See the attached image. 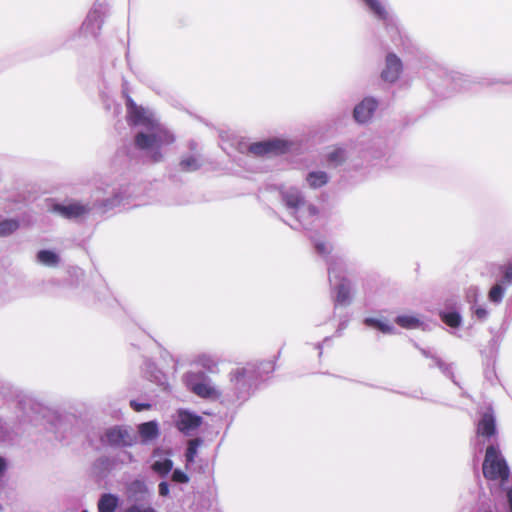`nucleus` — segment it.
<instances>
[{"mask_svg":"<svg viewBox=\"0 0 512 512\" xmlns=\"http://www.w3.org/2000/svg\"><path fill=\"white\" fill-rule=\"evenodd\" d=\"M52 210L66 219H78L89 212V207L79 202L55 204Z\"/></svg>","mask_w":512,"mask_h":512,"instance_id":"5","label":"nucleus"},{"mask_svg":"<svg viewBox=\"0 0 512 512\" xmlns=\"http://www.w3.org/2000/svg\"><path fill=\"white\" fill-rule=\"evenodd\" d=\"M507 500H508L510 512H512V488L507 491Z\"/></svg>","mask_w":512,"mask_h":512,"instance_id":"35","label":"nucleus"},{"mask_svg":"<svg viewBox=\"0 0 512 512\" xmlns=\"http://www.w3.org/2000/svg\"><path fill=\"white\" fill-rule=\"evenodd\" d=\"M283 200L289 208L293 209L299 208L304 204V198L297 190L285 192L283 194Z\"/></svg>","mask_w":512,"mask_h":512,"instance_id":"14","label":"nucleus"},{"mask_svg":"<svg viewBox=\"0 0 512 512\" xmlns=\"http://www.w3.org/2000/svg\"><path fill=\"white\" fill-rule=\"evenodd\" d=\"M475 315L477 316L478 319L482 320V319H485L486 316H487V310L485 308H482V307H478L476 308L475 310Z\"/></svg>","mask_w":512,"mask_h":512,"instance_id":"32","label":"nucleus"},{"mask_svg":"<svg viewBox=\"0 0 512 512\" xmlns=\"http://www.w3.org/2000/svg\"><path fill=\"white\" fill-rule=\"evenodd\" d=\"M371 11L380 19L387 18V11L379 0H363Z\"/></svg>","mask_w":512,"mask_h":512,"instance_id":"21","label":"nucleus"},{"mask_svg":"<svg viewBox=\"0 0 512 512\" xmlns=\"http://www.w3.org/2000/svg\"><path fill=\"white\" fill-rule=\"evenodd\" d=\"M344 150L337 148L328 155V161L332 163H342L344 161Z\"/></svg>","mask_w":512,"mask_h":512,"instance_id":"26","label":"nucleus"},{"mask_svg":"<svg viewBox=\"0 0 512 512\" xmlns=\"http://www.w3.org/2000/svg\"><path fill=\"white\" fill-rule=\"evenodd\" d=\"M141 438L145 441L155 439L158 434V425L154 421L145 422L139 425L138 428Z\"/></svg>","mask_w":512,"mask_h":512,"instance_id":"12","label":"nucleus"},{"mask_svg":"<svg viewBox=\"0 0 512 512\" xmlns=\"http://www.w3.org/2000/svg\"><path fill=\"white\" fill-rule=\"evenodd\" d=\"M19 228V222L15 219H5L0 222V237L9 236Z\"/></svg>","mask_w":512,"mask_h":512,"instance_id":"17","label":"nucleus"},{"mask_svg":"<svg viewBox=\"0 0 512 512\" xmlns=\"http://www.w3.org/2000/svg\"><path fill=\"white\" fill-rule=\"evenodd\" d=\"M98 512H114L118 507V498L110 493L103 494L97 504Z\"/></svg>","mask_w":512,"mask_h":512,"instance_id":"11","label":"nucleus"},{"mask_svg":"<svg viewBox=\"0 0 512 512\" xmlns=\"http://www.w3.org/2000/svg\"><path fill=\"white\" fill-rule=\"evenodd\" d=\"M366 322L372 325L373 327L381 330L382 332H390L392 330V328L389 325L376 319H367Z\"/></svg>","mask_w":512,"mask_h":512,"instance_id":"27","label":"nucleus"},{"mask_svg":"<svg viewBox=\"0 0 512 512\" xmlns=\"http://www.w3.org/2000/svg\"><path fill=\"white\" fill-rule=\"evenodd\" d=\"M172 467H173V462L170 459H164L162 461H156L152 465V469L156 473H158V474H160L162 476L167 475L172 470Z\"/></svg>","mask_w":512,"mask_h":512,"instance_id":"23","label":"nucleus"},{"mask_svg":"<svg viewBox=\"0 0 512 512\" xmlns=\"http://www.w3.org/2000/svg\"><path fill=\"white\" fill-rule=\"evenodd\" d=\"M124 512H156V511L152 507L142 508L139 505H132L129 508H127Z\"/></svg>","mask_w":512,"mask_h":512,"instance_id":"30","label":"nucleus"},{"mask_svg":"<svg viewBox=\"0 0 512 512\" xmlns=\"http://www.w3.org/2000/svg\"><path fill=\"white\" fill-rule=\"evenodd\" d=\"M158 490H159V494L161 496H167L169 494V485L167 482H161L159 485H158Z\"/></svg>","mask_w":512,"mask_h":512,"instance_id":"31","label":"nucleus"},{"mask_svg":"<svg viewBox=\"0 0 512 512\" xmlns=\"http://www.w3.org/2000/svg\"><path fill=\"white\" fill-rule=\"evenodd\" d=\"M476 434L485 439H490L497 434L496 419L491 407L487 408V410L482 413L476 425Z\"/></svg>","mask_w":512,"mask_h":512,"instance_id":"4","label":"nucleus"},{"mask_svg":"<svg viewBox=\"0 0 512 512\" xmlns=\"http://www.w3.org/2000/svg\"><path fill=\"white\" fill-rule=\"evenodd\" d=\"M179 165H180L181 170L185 171V172L195 171V170L199 169V167H200V163H199L198 159L192 155L184 157L180 161Z\"/></svg>","mask_w":512,"mask_h":512,"instance_id":"20","label":"nucleus"},{"mask_svg":"<svg viewBox=\"0 0 512 512\" xmlns=\"http://www.w3.org/2000/svg\"><path fill=\"white\" fill-rule=\"evenodd\" d=\"M395 322L405 329H414L420 325L419 319L410 315H401L395 319Z\"/></svg>","mask_w":512,"mask_h":512,"instance_id":"18","label":"nucleus"},{"mask_svg":"<svg viewBox=\"0 0 512 512\" xmlns=\"http://www.w3.org/2000/svg\"><path fill=\"white\" fill-rule=\"evenodd\" d=\"M127 121L133 126H144L147 132H138L134 136L137 149L150 151L149 158L153 163L161 162L164 155L161 147L172 145L175 136L163 127L144 107L138 106L131 97L126 99Z\"/></svg>","mask_w":512,"mask_h":512,"instance_id":"1","label":"nucleus"},{"mask_svg":"<svg viewBox=\"0 0 512 512\" xmlns=\"http://www.w3.org/2000/svg\"><path fill=\"white\" fill-rule=\"evenodd\" d=\"M482 472L487 480L500 481L501 483H505L509 480V467L498 447L489 445L486 448Z\"/></svg>","mask_w":512,"mask_h":512,"instance_id":"2","label":"nucleus"},{"mask_svg":"<svg viewBox=\"0 0 512 512\" xmlns=\"http://www.w3.org/2000/svg\"><path fill=\"white\" fill-rule=\"evenodd\" d=\"M201 424V416L192 414L188 411H179L176 427L180 432L187 434L189 431L200 427Z\"/></svg>","mask_w":512,"mask_h":512,"instance_id":"7","label":"nucleus"},{"mask_svg":"<svg viewBox=\"0 0 512 512\" xmlns=\"http://www.w3.org/2000/svg\"><path fill=\"white\" fill-rule=\"evenodd\" d=\"M504 284L502 282L495 284L491 287L488 293V299L493 303H500L504 296Z\"/></svg>","mask_w":512,"mask_h":512,"instance_id":"22","label":"nucleus"},{"mask_svg":"<svg viewBox=\"0 0 512 512\" xmlns=\"http://www.w3.org/2000/svg\"><path fill=\"white\" fill-rule=\"evenodd\" d=\"M130 406L133 408L136 412H141L143 410H148L151 408V405L149 403H138L135 400H132L130 402Z\"/></svg>","mask_w":512,"mask_h":512,"instance_id":"29","label":"nucleus"},{"mask_svg":"<svg viewBox=\"0 0 512 512\" xmlns=\"http://www.w3.org/2000/svg\"><path fill=\"white\" fill-rule=\"evenodd\" d=\"M231 375H232V380L238 381L240 378L244 377L245 370L244 369H237Z\"/></svg>","mask_w":512,"mask_h":512,"instance_id":"33","label":"nucleus"},{"mask_svg":"<svg viewBox=\"0 0 512 512\" xmlns=\"http://www.w3.org/2000/svg\"><path fill=\"white\" fill-rule=\"evenodd\" d=\"M502 271V284L512 285V263H509L501 268Z\"/></svg>","mask_w":512,"mask_h":512,"instance_id":"25","label":"nucleus"},{"mask_svg":"<svg viewBox=\"0 0 512 512\" xmlns=\"http://www.w3.org/2000/svg\"><path fill=\"white\" fill-rule=\"evenodd\" d=\"M6 469V461L4 458L0 457V474H2Z\"/></svg>","mask_w":512,"mask_h":512,"instance_id":"36","label":"nucleus"},{"mask_svg":"<svg viewBox=\"0 0 512 512\" xmlns=\"http://www.w3.org/2000/svg\"><path fill=\"white\" fill-rule=\"evenodd\" d=\"M132 486L138 491H146V486L142 481L136 480L132 483Z\"/></svg>","mask_w":512,"mask_h":512,"instance_id":"34","label":"nucleus"},{"mask_svg":"<svg viewBox=\"0 0 512 512\" xmlns=\"http://www.w3.org/2000/svg\"><path fill=\"white\" fill-rule=\"evenodd\" d=\"M401 71V60L394 53H389L386 56V65L381 73V78L386 82H395L399 78Z\"/></svg>","mask_w":512,"mask_h":512,"instance_id":"6","label":"nucleus"},{"mask_svg":"<svg viewBox=\"0 0 512 512\" xmlns=\"http://www.w3.org/2000/svg\"><path fill=\"white\" fill-rule=\"evenodd\" d=\"M307 182L311 188H319L328 182V176L323 171L310 172L307 175Z\"/></svg>","mask_w":512,"mask_h":512,"instance_id":"15","label":"nucleus"},{"mask_svg":"<svg viewBox=\"0 0 512 512\" xmlns=\"http://www.w3.org/2000/svg\"><path fill=\"white\" fill-rule=\"evenodd\" d=\"M442 321L449 327L457 328L461 323V317L456 312H449L442 316Z\"/></svg>","mask_w":512,"mask_h":512,"instance_id":"24","label":"nucleus"},{"mask_svg":"<svg viewBox=\"0 0 512 512\" xmlns=\"http://www.w3.org/2000/svg\"><path fill=\"white\" fill-rule=\"evenodd\" d=\"M105 436L107 442L112 446H129L132 444V438L128 431L119 427L108 429Z\"/></svg>","mask_w":512,"mask_h":512,"instance_id":"9","label":"nucleus"},{"mask_svg":"<svg viewBox=\"0 0 512 512\" xmlns=\"http://www.w3.org/2000/svg\"><path fill=\"white\" fill-rule=\"evenodd\" d=\"M82 512H88V511L84 510V511H82Z\"/></svg>","mask_w":512,"mask_h":512,"instance_id":"37","label":"nucleus"},{"mask_svg":"<svg viewBox=\"0 0 512 512\" xmlns=\"http://www.w3.org/2000/svg\"><path fill=\"white\" fill-rule=\"evenodd\" d=\"M288 142L280 139L255 142L249 146V152L255 156L281 155L288 151Z\"/></svg>","mask_w":512,"mask_h":512,"instance_id":"3","label":"nucleus"},{"mask_svg":"<svg viewBox=\"0 0 512 512\" xmlns=\"http://www.w3.org/2000/svg\"><path fill=\"white\" fill-rule=\"evenodd\" d=\"M378 103L375 99L367 97L354 108V118L359 123L369 121L376 110Z\"/></svg>","mask_w":512,"mask_h":512,"instance_id":"8","label":"nucleus"},{"mask_svg":"<svg viewBox=\"0 0 512 512\" xmlns=\"http://www.w3.org/2000/svg\"><path fill=\"white\" fill-rule=\"evenodd\" d=\"M347 279H343L342 283H340L336 288V298L335 302L337 305L345 306L350 303V288L347 284Z\"/></svg>","mask_w":512,"mask_h":512,"instance_id":"13","label":"nucleus"},{"mask_svg":"<svg viewBox=\"0 0 512 512\" xmlns=\"http://www.w3.org/2000/svg\"><path fill=\"white\" fill-rule=\"evenodd\" d=\"M37 259L42 264L52 267L57 266L59 263L58 255L50 250H40L37 253Z\"/></svg>","mask_w":512,"mask_h":512,"instance_id":"16","label":"nucleus"},{"mask_svg":"<svg viewBox=\"0 0 512 512\" xmlns=\"http://www.w3.org/2000/svg\"><path fill=\"white\" fill-rule=\"evenodd\" d=\"M191 390L201 398H218L220 393L207 382L193 383Z\"/></svg>","mask_w":512,"mask_h":512,"instance_id":"10","label":"nucleus"},{"mask_svg":"<svg viewBox=\"0 0 512 512\" xmlns=\"http://www.w3.org/2000/svg\"><path fill=\"white\" fill-rule=\"evenodd\" d=\"M172 480L178 483H187L189 478L184 472L176 469L173 471Z\"/></svg>","mask_w":512,"mask_h":512,"instance_id":"28","label":"nucleus"},{"mask_svg":"<svg viewBox=\"0 0 512 512\" xmlns=\"http://www.w3.org/2000/svg\"><path fill=\"white\" fill-rule=\"evenodd\" d=\"M202 444V440L200 438L191 439L188 442L187 449L185 452V458L187 463H193L194 459L197 455V449Z\"/></svg>","mask_w":512,"mask_h":512,"instance_id":"19","label":"nucleus"}]
</instances>
